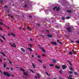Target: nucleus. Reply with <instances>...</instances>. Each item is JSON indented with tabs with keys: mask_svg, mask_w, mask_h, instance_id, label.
I'll use <instances>...</instances> for the list:
<instances>
[{
	"mask_svg": "<svg viewBox=\"0 0 79 79\" xmlns=\"http://www.w3.org/2000/svg\"><path fill=\"white\" fill-rule=\"evenodd\" d=\"M20 70L21 71H23V74L25 76H29V75H28V74L27 73V72H25V70H24L23 69H20Z\"/></svg>",
	"mask_w": 79,
	"mask_h": 79,
	"instance_id": "1",
	"label": "nucleus"
},
{
	"mask_svg": "<svg viewBox=\"0 0 79 79\" xmlns=\"http://www.w3.org/2000/svg\"><path fill=\"white\" fill-rule=\"evenodd\" d=\"M3 73L5 76H7V77H10L11 76L10 74L8 73L7 72H4Z\"/></svg>",
	"mask_w": 79,
	"mask_h": 79,
	"instance_id": "2",
	"label": "nucleus"
},
{
	"mask_svg": "<svg viewBox=\"0 0 79 79\" xmlns=\"http://www.w3.org/2000/svg\"><path fill=\"white\" fill-rule=\"evenodd\" d=\"M51 44H52V45H56V42H51Z\"/></svg>",
	"mask_w": 79,
	"mask_h": 79,
	"instance_id": "3",
	"label": "nucleus"
},
{
	"mask_svg": "<svg viewBox=\"0 0 79 79\" xmlns=\"http://www.w3.org/2000/svg\"><path fill=\"white\" fill-rule=\"evenodd\" d=\"M5 35H3V36H2L1 34H0V37H2L4 39V40H6V39L5 38Z\"/></svg>",
	"mask_w": 79,
	"mask_h": 79,
	"instance_id": "4",
	"label": "nucleus"
},
{
	"mask_svg": "<svg viewBox=\"0 0 79 79\" xmlns=\"http://www.w3.org/2000/svg\"><path fill=\"white\" fill-rule=\"evenodd\" d=\"M62 68L63 69H66V66L64 65H63L62 66Z\"/></svg>",
	"mask_w": 79,
	"mask_h": 79,
	"instance_id": "5",
	"label": "nucleus"
},
{
	"mask_svg": "<svg viewBox=\"0 0 79 79\" xmlns=\"http://www.w3.org/2000/svg\"><path fill=\"white\" fill-rule=\"evenodd\" d=\"M71 28L70 27H69L67 29V30L69 31V32H71Z\"/></svg>",
	"mask_w": 79,
	"mask_h": 79,
	"instance_id": "6",
	"label": "nucleus"
},
{
	"mask_svg": "<svg viewBox=\"0 0 79 79\" xmlns=\"http://www.w3.org/2000/svg\"><path fill=\"white\" fill-rule=\"evenodd\" d=\"M21 50L22 51V52H25V49H24V48H21Z\"/></svg>",
	"mask_w": 79,
	"mask_h": 79,
	"instance_id": "7",
	"label": "nucleus"
},
{
	"mask_svg": "<svg viewBox=\"0 0 79 79\" xmlns=\"http://www.w3.org/2000/svg\"><path fill=\"white\" fill-rule=\"evenodd\" d=\"M52 61L54 63H56V60H55V59H52Z\"/></svg>",
	"mask_w": 79,
	"mask_h": 79,
	"instance_id": "8",
	"label": "nucleus"
},
{
	"mask_svg": "<svg viewBox=\"0 0 79 79\" xmlns=\"http://www.w3.org/2000/svg\"><path fill=\"white\" fill-rule=\"evenodd\" d=\"M40 49H42V52H45V50H44L43 49V47H40Z\"/></svg>",
	"mask_w": 79,
	"mask_h": 79,
	"instance_id": "9",
	"label": "nucleus"
},
{
	"mask_svg": "<svg viewBox=\"0 0 79 79\" xmlns=\"http://www.w3.org/2000/svg\"><path fill=\"white\" fill-rule=\"evenodd\" d=\"M27 49L28 50H29L31 52H32V49L30 48H27Z\"/></svg>",
	"mask_w": 79,
	"mask_h": 79,
	"instance_id": "10",
	"label": "nucleus"
},
{
	"mask_svg": "<svg viewBox=\"0 0 79 79\" xmlns=\"http://www.w3.org/2000/svg\"><path fill=\"white\" fill-rule=\"evenodd\" d=\"M38 79H40V74L39 73H37Z\"/></svg>",
	"mask_w": 79,
	"mask_h": 79,
	"instance_id": "11",
	"label": "nucleus"
},
{
	"mask_svg": "<svg viewBox=\"0 0 79 79\" xmlns=\"http://www.w3.org/2000/svg\"><path fill=\"white\" fill-rule=\"evenodd\" d=\"M32 66L33 68H35V66L34 65V63L32 64Z\"/></svg>",
	"mask_w": 79,
	"mask_h": 79,
	"instance_id": "12",
	"label": "nucleus"
},
{
	"mask_svg": "<svg viewBox=\"0 0 79 79\" xmlns=\"http://www.w3.org/2000/svg\"><path fill=\"white\" fill-rule=\"evenodd\" d=\"M27 28L28 29H29L30 31L32 30V28H30V27H27Z\"/></svg>",
	"mask_w": 79,
	"mask_h": 79,
	"instance_id": "13",
	"label": "nucleus"
},
{
	"mask_svg": "<svg viewBox=\"0 0 79 79\" xmlns=\"http://www.w3.org/2000/svg\"><path fill=\"white\" fill-rule=\"evenodd\" d=\"M47 36H48V37H51V38H52V35H47Z\"/></svg>",
	"mask_w": 79,
	"mask_h": 79,
	"instance_id": "14",
	"label": "nucleus"
},
{
	"mask_svg": "<svg viewBox=\"0 0 79 79\" xmlns=\"http://www.w3.org/2000/svg\"><path fill=\"white\" fill-rule=\"evenodd\" d=\"M1 53L2 55H3L4 56H5V55L4 53H3L2 52H1Z\"/></svg>",
	"mask_w": 79,
	"mask_h": 79,
	"instance_id": "15",
	"label": "nucleus"
},
{
	"mask_svg": "<svg viewBox=\"0 0 79 79\" xmlns=\"http://www.w3.org/2000/svg\"><path fill=\"white\" fill-rule=\"evenodd\" d=\"M69 64H70V66H72V64L69 61H68Z\"/></svg>",
	"mask_w": 79,
	"mask_h": 79,
	"instance_id": "16",
	"label": "nucleus"
},
{
	"mask_svg": "<svg viewBox=\"0 0 79 79\" xmlns=\"http://www.w3.org/2000/svg\"><path fill=\"white\" fill-rule=\"evenodd\" d=\"M55 67L56 68H57V69H60V67H59L57 66V65H56Z\"/></svg>",
	"mask_w": 79,
	"mask_h": 79,
	"instance_id": "17",
	"label": "nucleus"
},
{
	"mask_svg": "<svg viewBox=\"0 0 79 79\" xmlns=\"http://www.w3.org/2000/svg\"><path fill=\"white\" fill-rule=\"evenodd\" d=\"M43 66L44 68V69H46V68H47L46 66H45V65H43Z\"/></svg>",
	"mask_w": 79,
	"mask_h": 79,
	"instance_id": "18",
	"label": "nucleus"
},
{
	"mask_svg": "<svg viewBox=\"0 0 79 79\" xmlns=\"http://www.w3.org/2000/svg\"><path fill=\"white\" fill-rule=\"evenodd\" d=\"M0 24H1V25H3L4 26H5V24H3L2 23L0 22Z\"/></svg>",
	"mask_w": 79,
	"mask_h": 79,
	"instance_id": "19",
	"label": "nucleus"
},
{
	"mask_svg": "<svg viewBox=\"0 0 79 79\" xmlns=\"http://www.w3.org/2000/svg\"><path fill=\"white\" fill-rule=\"evenodd\" d=\"M28 6L27 5H26V4H25L24 5V7L25 8H27V7Z\"/></svg>",
	"mask_w": 79,
	"mask_h": 79,
	"instance_id": "20",
	"label": "nucleus"
},
{
	"mask_svg": "<svg viewBox=\"0 0 79 79\" xmlns=\"http://www.w3.org/2000/svg\"><path fill=\"white\" fill-rule=\"evenodd\" d=\"M67 11L68 13H71V10H68Z\"/></svg>",
	"mask_w": 79,
	"mask_h": 79,
	"instance_id": "21",
	"label": "nucleus"
},
{
	"mask_svg": "<svg viewBox=\"0 0 79 79\" xmlns=\"http://www.w3.org/2000/svg\"><path fill=\"white\" fill-rule=\"evenodd\" d=\"M66 19H70V17H66Z\"/></svg>",
	"mask_w": 79,
	"mask_h": 79,
	"instance_id": "22",
	"label": "nucleus"
},
{
	"mask_svg": "<svg viewBox=\"0 0 79 79\" xmlns=\"http://www.w3.org/2000/svg\"><path fill=\"white\" fill-rule=\"evenodd\" d=\"M5 67H6V63H5L4 64L3 68H5Z\"/></svg>",
	"mask_w": 79,
	"mask_h": 79,
	"instance_id": "23",
	"label": "nucleus"
},
{
	"mask_svg": "<svg viewBox=\"0 0 79 79\" xmlns=\"http://www.w3.org/2000/svg\"><path fill=\"white\" fill-rule=\"evenodd\" d=\"M56 8H57L56 7H53V10H55V9H56Z\"/></svg>",
	"mask_w": 79,
	"mask_h": 79,
	"instance_id": "24",
	"label": "nucleus"
},
{
	"mask_svg": "<svg viewBox=\"0 0 79 79\" xmlns=\"http://www.w3.org/2000/svg\"><path fill=\"white\" fill-rule=\"evenodd\" d=\"M11 35H13V36H14V37H15V35L13 33H11Z\"/></svg>",
	"mask_w": 79,
	"mask_h": 79,
	"instance_id": "25",
	"label": "nucleus"
},
{
	"mask_svg": "<svg viewBox=\"0 0 79 79\" xmlns=\"http://www.w3.org/2000/svg\"><path fill=\"white\" fill-rule=\"evenodd\" d=\"M28 45H29V46H30V47H32V45H31V44H29Z\"/></svg>",
	"mask_w": 79,
	"mask_h": 79,
	"instance_id": "26",
	"label": "nucleus"
},
{
	"mask_svg": "<svg viewBox=\"0 0 79 79\" xmlns=\"http://www.w3.org/2000/svg\"><path fill=\"white\" fill-rule=\"evenodd\" d=\"M46 74L48 75V76H50V75L48 73H46Z\"/></svg>",
	"mask_w": 79,
	"mask_h": 79,
	"instance_id": "27",
	"label": "nucleus"
},
{
	"mask_svg": "<svg viewBox=\"0 0 79 79\" xmlns=\"http://www.w3.org/2000/svg\"><path fill=\"white\" fill-rule=\"evenodd\" d=\"M74 74H75V75H77L78 74L77 73V72H74Z\"/></svg>",
	"mask_w": 79,
	"mask_h": 79,
	"instance_id": "28",
	"label": "nucleus"
},
{
	"mask_svg": "<svg viewBox=\"0 0 79 79\" xmlns=\"http://www.w3.org/2000/svg\"><path fill=\"white\" fill-rule=\"evenodd\" d=\"M31 71V72H32V73H35V72H34V71L33 70H30Z\"/></svg>",
	"mask_w": 79,
	"mask_h": 79,
	"instance_id": "29",
	"label": "nucleus"
},
{
	"mask_svg": "<svg viewBox=\"0 0 79 79\" xmlns=\"http://www.w3.org/2000/svg\"><path fill=\"white\" fill-rule=\"evenodd\" d=\"M69 77H73V76L71 75H69Z\"/></svg>",
	"mask_w": 79,
	"mask_h": 79,
	"instance_id": "30",
	"label": "nucleus"
},
{
	"mask_svg": "<svg viewBox=\"0 0 79 79\" xmlns=\"http://www.w3.org/2000/svg\"><path fill=\"white\" fill-rule=\"evenodd\" d=\"M69 74H72L73 73V72L71 71H69Z\"/></svg>",
	"mask_w": 79,
	"mask_h": 79,
	"instance_id": "31",
	"label": "nucleus"
},
{
	"mask_svg": "<svg viewBox=\"0 0 79 79\" xmlns=\"http://www.w3.org/2000/svg\"><path fill=\"white\" fill-rule=\"evenodd\" d=\"M57 9V11H59L60 10V8L58 7L56 9Z\"/></svg>",
	"mask_w": 79,
	"mask_h": 79,
	"instance_id": "32",
	"label": "nucleus"
},
{
	"mask_svg": "<svg viewBox=\"0 0 79 79\" xmlns=\"http://www.w3.org/2000/svg\"><path fill=\"white\" fill-rule=\"evenodd\" d=\"M2 30H3V29H2V27H1V26L0 25V30L2 31Z\"/></svg>",
	"mask_w": 79,
	"mask_h": 79,
	"instance_id": "33",
	"label": "nucleus"
},
{
	"mask_svg": "<svg viewBox=\"0 0 79 79\" xmlns=\"http://www.w3.org/2000/svg\"><path fill=\"white\" fill-rule=\"evenodd\" d=\"M13 46L14 47H16V45H15V44L14 43L13 44Z\"/></svg>",
	"mask_w": 79,
	"mask_h": 79,
	"instance_id": "34",
	"label": "nucleus"
},
{
	"mask_svg": "<svg viewBox=\"0 0 79 79\" xmlns=\"http://www.w3.org/2000/svg\"><path fill=\"white\" fill-rule=\"evenodd\" d=\"M49 65L50 66H51V67L53 66V64H49Z\"/></svg>",
	"mask_w": 79,
	"mask_h": 79,
	"instance_id": "35",
	"label": "nucleus"
},
{
	"mask_svg": "<svg viewBox=\"0 0 79 79\" xmlns=\"http://www.w3.org/2000/svg\"><path fill=\"white\" fill-rule=\"evenodd\" d=\"M9 45H11V47H13V45H12V44H11V43H9Z\"/></svg>",
	"mask_w": 79,
	"mask_h": 79,
	"instance_id": "36",
	"label": "nucleus"
},
{
	"mask_svg": "<svg viewBox=\"0 0 79 79\" xmlns=\"http://www.w3.org/2000/svg\"><path fill=\"white\" fill-rule=\"evenodd\" d=\"M69 55H72L73 53L71 52H69Z\"/></svg>",
	"mask_w": 79,
	"mask_h": 79,
	"instance_id": "37",
	"label": "nucleus"
},
{
	"mask_svg": "<svg viewBox=\"0 0 79 79\" xmlns=\"http://www.w3.org/2000/svg\"><path fill=\"white\" fill-rule=\"evenodd\" d=\"M38 61H39V62H40V63H42V61L39 60H38Z\"/></svg>",
	"mask_w": 79,
	"mask_h": 79,
	"instance_id": "38",
	"label": "nucleus"
},
{
	"mask_svg": "<svg viewBox=\"0 0 79 79\" xmlns=\"http://www.w3.org/2000/svg\"><path fill=\"white\" fill-rule=\"evenodd\" d=\"M73 69L72 67H70V70H71V71Z\"/></svg>",
	"mask_w": 79,
	"mask_h": 79,
	"instance_id": "39",
	"label": "nucleus"
},
{
	"mask_svg": "<svg viewBox=\"0 0 79 79\" xmlns=\"http://www.w3.org/2000/svg\"><path fill=\"white\" fill-rule=\"evenodd\" d=\"M0 41H1V42L3 43V41L2 40V39H1L0 38Z\"/></svg>",
	"mask_w": 79,
	"mask_h": 79,
	"instance_id": "40",
	"label": "nucleus"
},
{
	"mask_svg": "<svg viewBox=\"0 0 79 79\" xmlns=\"http://www.w3.org/2000/svg\"><path fill=\"white\" fill-rule=\"evenodd\" d=\"M9 62L10 63V64H12V63L11 62V61L10 60H9Z\"/></svg>",
	"mask_w": 79,
	"mask_h": 79,
	"instance_id": "41",
	"label": "nucleus"
},
{
	"mask_svg": "<svg viewBox=\"0 0 79 79\" xmlns=\"http://www.w3.org/2000/svg\"><path fill=\"white\" fill-rule=\"evenodd\" d=\"M37 57H38L39 58H40V56L38 55L37 56Z\"/></svg>",
	"mask_w": 79,
	"mask_h": 79,
	"instance_id": "42",
	"label": "nucleus"
},
{
	"mask_svg": "<svg viewBox=\"0 0 79 79\" xmlns=\"http://www.w3.org/2000/svg\"><path fill=\"white\" fill-rule=\"evenodd\" d=\"M72 52H73V53H75V52L74 51V49L72 50Z\"/></svg>",
	"mask_w": 79,
	"mask_h": 79,
	"instance_id": "43",
	"label": "nucleus"
},
{
	"mask_svg": "<svg viewBox=\"0 0 79 79\" xmlns=\"http://www.w3.org/2000/svg\"><path fill=\"white\" fill-rule=\"evenodd\" d=\"M68 79H73V78H72L71 77H68Z\"/></svg>",
	"mask_w": 79,
	"mask_h": 79,
	"instance_id": "44",
	"label": "nucleus"
},
{
	"mask_svg": "<svg viewBox=\"0 0 79 79\" xmlns=\"http://www.w3.org/2000/svg\"><path fill=\"white\" fill-rule=\"evenodd\" d=\"M62 20H64V18L63 17H62Z\"/></svg>",
	"mask_w": 79,
	"mask_h": 79,
	"instance_id": "45",
	"label": "nucleus"
},
{
	"mask_svg": "<svg viewBox=\"0 0 79 79\" xmlns=\"http://www.w3.org/2000/svg\"><path fill=\"white\" fill-rule=\"evenodd\" d=\"M31 57H32V58H34V55H32Z\"/></svg>",
	"mask_w": 79,
	"mask_h": 79,
	"instance_id": "46",
	"label": "nucleus"
},
{
	"mask_svg": "<svg viewBox=\"0 0 79 79\" xmlns=\"http://www.w3.org/2000/svg\"><path fill=\"white\" fill-rule=\"evenodd\" d=\"M30 41H32V39H31V38H30Z\"/></svg>",
	"mask_w": 79,
	"mask_h": 79,
	"instance_id": "47",
	"label": "nucleus"
},
{
	"mask_svg": "<svg viewBox=\"0 0 79 79\" xmlns=\"http://www.w3.org/2000/svg\"><path fill=\"white\" fill-rule=\"evenodd\" d=\"M10 69L11 71H13V68H10Z\"/></svg>",
	"mask_w": 79,
	"mask_h": 79,
	"instance_id": "48",
	"label": "nucleus"
},
{
	"mask_svg": "<svg viewBox=\"0 0 79 79\" xmlns=\"http://www.w3.org/2000/svg\"><path fill=\"white\" fill-rule=\"evenodd\" d=\"M42 56H43L45 57V55L44 54H43V55H42Z\"/></svg>",
	"mask_w": 79,
	"mask_h": 79,
	"instance_id": "49",
	"label": "nucleus"
},
{
	"mask_svg": "<svg viewBox=\"0 0 79 79\" xmlns=\"http://www.w3.org/2000/svg\"><path fill=\"white\" fill-rule=\"evenodd\" d=\"M12 75V76L13 77H15V75Z\"/></svg>",
	"mask_w": 79,
	"mask_h": 79,
	"instance_id": "50",
	"label": "nucleus"
},
{
	"mask_svg": "<svg viewBox=\"0 0 79 79\" xmlns=\"http://www.w3.org/2000/svg\"><path fill=\"white\" fill-rule=\"evenodd\" d=\"M4 8H7V6H4Z\"/></svg>",
	"mask_w": 79,
	"mask_h": 79,
	"instance_id": "51",
	"label": "nucleus"
},
{
	"mask_svg": "<svg viewBox=\"0 0 79 79\" xmlns=\"http://www.w3.org/2000/svg\"><path fill=\"white\" fill-rule=\"evenodd\" d=\"M76 42H77V43H78V44H79V41H77Z\"/></svg>",
	"mask_w": 79,
	"mask_h": 79,
	"instance_id": "52",
	"label": "nucleus"
},
{
	"mask_svg": "<svg viewBox=\"0 0 79 79\" xmlns=\"http://www.w3.org/2000/svg\"><path fill=\"white\" fill-rule=\"evenodd\" d=\"M0 61L1 63H2V59H0Z\"/></svg>",
	"mask_w": 79,
	"mask_h": 79,
	"instance_id": "53",
	"label": "nucleus"
},
{
	"mask_svg": "<svg viewBox=\"0 0 79 79\" xmlns=\"http://www.w3.org/2000/svg\"><path fill=\"white\" fill-rule=\"evenodd\" d=\"M59 43L60 44H61H61H62V43L61 42H59Z\"/></svg>",
	"mask_w": 79,
	"mask_h": 79,
	"instance_id": "54",
	"label": "nucleus"
},
{
	"mask_svg": "<svg viewBox=\"0 0 79 79\" xmlns=\"http://www.w3.org/2000/svg\"><path fill=\"white\" fill-rule=\"evenodd\" d=\"M59 73H61H61H62V72H61V71H59Z\"/></svg>",
	"mask_w": 79,
	"mask_h": 79,
	"instance_id": "55",
	"label": "nucleus"
},
{
	"mask_svg": "<svg viewBox=\"0 0 79 79\" xmlns=\"http://www.w3.org/2000/svg\"><path fill=\"white\" fill-rule=\"evenodd\" d=\"M31 17H32V16H31V15L29 16V18H31Z\"/></svg>",
	"mask_w": 79,
	"mask_h": 79,
	"instance_id": "56",
	"label": "nucleus"
},
{
	"mask_svg": "<svg viewBox=\"0 0 79 79\" xmlns=\"http://www.w3.org/2000/svg\"><path fill=\"white\" fill-rule=\"evenodd\" d=\"M74 42V41H73V40H72V41H71V43H72V42Z\"/></svg>",
	"mask_w": 79,
	"mask_h": 79,
	"instance_id": "57",
	"label": "nucleus"
},
{
	"mask_svg": "<svg viewBox=\"0 0 79 79\" xmlns=\"http://www.w3.org/2000/svg\"><path fill=\"white\" fill-rule=\"evenodd\" d=\"M7 16H10V15H9V14H8L7 15Z\"/></svg>",
	"mask_w": 79,
	"mask_h": 79,
	"instance_id": "58",
	"label": "nucleus"
},
{
	"mask_svg": "<svg viewBox=\"0 0 79 79\" xmlns=\"http://www.w3.org/2000/svg\"><path fill=\"white\" fill-rule=\"evenodd\" d=\"M35 77V78H36V79H37V76H36Z\"/></svg>",
	"mask_w": 79,
	"mask_h": 79,
	"instance_id": "59",
	"label": "nucleus"
},
{
	"mask_svg": "<svg viewBox=\"0 0 79 79\" xmlns=\"http://www.w3.org/2000/svg\"><path fill=\"white\" fill-rule=\"evenodd\" d=\"M8 29H10V27H8V28H7Z\"/></svg>",
	"mask_w": 79,
	"mask_h": 79,
	"instance_id": "60",
	"label": "nucleus"
},
{
	"mask_svg": "<svg viewBox=\"0 0 79 79\" xmlns=\"http://www.w3.org/2000/svg\"><path fill=\"white\" fill-rule=\"evenodd\" d=\"M8 35H9V36H10V34H8Z\"/></svg>",
	"mask_w": 79,
	"mask_h": 79,
	"instance_id": "61",
	"label": "nucleus"
},
{
	"mask_svg": "<svg viewBox=\"0 0 79 79\" xmlns=\"http://www.w3.org/2000/svg\"><path fill=\"white\" fill-rule=\"evenodd\" d=\"M4 60H6V59H5V58H4Z\"/></svg>",
	"mask_w": 79,
	"mask_h": 79,
	"instance_id": "62",
	"label": "nucleus"
},
{
	"mask_svg": "<svg viewBox=\"0 0 79 79\" xmlns=\"http://www.w3.org/2000/svg\"><path fill=\"white\" fill-rule=\"evenodd\" d=\"M57 42H59V40H57Z\"/></svg>",
	"mask_w": 79,
	"mask_h": 79,
	"instance_id": "63",
	"label": "nucleus"
},
{
	"mask_svg": "<svg viewBox=\"0 0 79 79\" xmlns=\"http://www.w3.org/2000/svg\"><path fill=\"white\" fill-rule=\"evenodd\" d=\"M11 18H13V16H11Z\"/></svg>",
	"mask_w": 79,
	"mask_h": 79,
	"instance_id": "64",
	"label": "nucleus"
}]
</instances>
